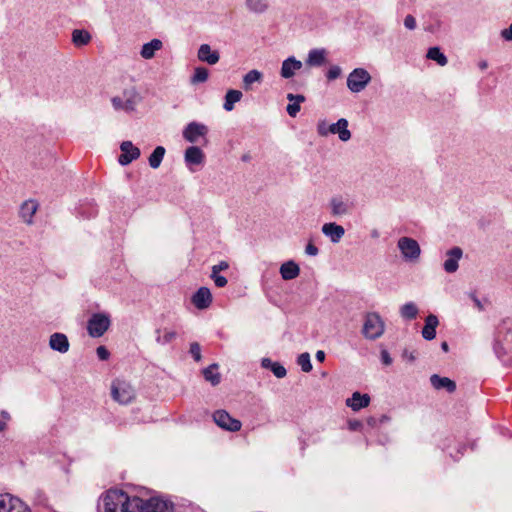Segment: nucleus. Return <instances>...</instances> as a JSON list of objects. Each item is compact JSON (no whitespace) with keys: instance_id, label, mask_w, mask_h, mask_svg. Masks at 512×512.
<instances>
[{"instance_id":"obj_31","label":"nucleus","mask_w":512,"mask_h":512,"mask_svg":"<svg viewBox=\"0 0 512 512\" xmlns=\"http://www.w3.org/2000/svg\"><path fill=\"white\" fill-rule=\"evenodd\" d=\"M143 499L133 496L129 497L126 494L125 503L122 512H142Z\"/></svg>"},{"instance_id":"obj_19","label":"nucleus","mask_w":512,"mask_h":512,"mask_svg":"<svg viewBox=\"0 0 512 512\" xmlns=\"http://www.w3.org/2000/svg\"><path fill=\"white\" fill-rule=\"evenodd\" d=\"M302 68V62L297 60L295 57H289L283 61L281 66V76L285 79L294 76L295 72Z\"/></svg>"},{"instance_id":"obj_15","label":"nucleus","mask_w":512,"mask_h":512,"mask_svg":"<svg viewBox=\"0 0 512 512\" xmlns=\"http://www.w3.org/2000/svg\"><path fill=\"white\" fill-rule=\"evenodd\" d=\"M349 123L345 118H340L336 123L329 126L330 134L338 135L342 142H347L351 139V131L348 129Z\"/></svg>"},{"instance_id":"obj_36","label":"nucleus","mask_w":512,"mask_h":512,"mask_svg":"<svg viewBox=\"0 0 512 512\" xmlns=\"http://www.w3.org/2000/svg\"><path fill=\"white\" fill-rule=\"evenodd\" d=\"M418 307L413 302H407L400 308V315L405 320H413L418 315Z\"/></svg>"},{"instance_id":"obj_5","label":"nucleus","mask_w":512,"mask_h":512,"mask_svg":"<svg viewBox=\"0 0 512 512\" xmlns=\"http://www.w3.org/2000/svg\"><path fill=\"white\" fill-rule=\"evenodd\" d=\"M371 81V75L364 68H355L347 77V87L353 93L363 91Z\"/></svg>"},{"instance_id":"obj_40","label":"nucleus","mask_w":512,"mask_h":512,"mask_svg":"<svg viewBox=\"0 0 512 512\" xmlns=\"http://www.w3.org/2000/svg\"><path fill=\"white\" fill-rule=\"evenodd\" d=\"M208 76H209V72L206 68L197 67V68H195L194 74L191 77V83H193V84L203 83V82L207 81Z\"/></svg>"},{"instance_id":"obj_11","label":"nucleus","mask_w":512,"mask_h":512,"mask_svg":"<svg viewBox=\"0 0 512 512\" xmlns=\"http://www.w3.org/2000/svg\"><path fill=\"white\" fill-rule=\"evenodd\" d=\"M122 154L118 158V162L122 166L130 164L132 161L140 157V149L133 145L131 141H123L120 145Z\"/></svg>"},{"instance_id":"obj_33","label":"nucleus","mask_w":512,"mask_h":512,"mask_svg":"<svg viewBox=\"0 0 512 512\" xmlns=\"http://www.w3.org/2000/svg\"><path fill=\"white\" fill-rule=\"evenodd\" d=\"M218 364L214 363L203 370V375L206 381L210 382L213 386L218 385L221 381V376L218 373Z\"/></svg>"},{"instance_id":"obj_28","label":"nucleus","mask_w":512,"mask_h":512,"mask_svg":"<svg viewBox=\"0 0 512 512\" xmlns=\"http://www.w3.org/2000/svg\"><path fill=\"white\" fill-rule=\"evenodd\" d=\"M38 205L33 200L25 201L20 208V215L24 222L31 224L32 218L37 211Z\"/></svg>"},{"instance_id":"obj_25","label":"nucleus","mask_w":512,"mask_h":512,"mask_svg":"<svg viewBox=\"0 0 512 512\" xmlns=\"http://www.w3.org/2000/svg\"><path fill=\"white\" fill-rule=\"evenodd\" d=\"M331 213L334 216H343L349 213L351 206L340 197H334L330 201Z\"/></svg>"},{"instance_id":"obj_26","label":"nucleus","mask_w":512,"mask_h":512,"mask_svg":"<svg viewBox=\"0 0 512 512\" xmlns=\"http://www.w3.org/2000/svg\"><path fill=\"white\" fill-rule=\"evenodd\" d=\"M287 99L291 102L286 107L287 113L291 117H296L300 111V104L305 101V97L301 94L289 93Z\"/></svg>"},{"instance_id":"obj_17","label":"nucleus","mask_w":512,"mask_h":512,"mask_svg":"<svg viewBox=\"0 0 512 512\" xmlns=\"http://www.w3.org/2000/svg\"><path fill=\"white\" fill-rule=\"evenodd\" d=\"M49 347L59 353H66L69 350L70 344L65 334L56 332L49 338Z\"/></svg>"},{"instance_id":"obj_58","label":"nucleus","mask_w":512,"mask_h":512,"mask_svg":"<svg viewBox=\"0 0 512 512\" xmlns=\"http://www.w3.org/2000/svg\"><path fill=\"white\" fill-rule=\"evenodd\" d=\"M478 67L481 69V70H485L487 67H488V63L486 61H480L478 63Z\"/></svg>"},{"instance_id":"obj_12","label":"nucleus","mask_w":512,"mask_h":512,"mask_svg":"<svg viewBox=\"0 0 512 512\" xmlns=\"http://www.w3.org/2000/svg\"><path fill=\"white\" fill-rule=\"evenodd\" d=\"M463 256V251L460 247L456 246L446 252V260L444 261L443 268L447 273H455L459 268V261Z\"/></svg>"},{"instance_id":"obj_42","label":"nucleus","mask_w":512,"mask_h":512,"mask_svg":"<svg viewBox=\"0 0 512 512\" xmlns=\"http://www.w3.org/2000/svg\"><path fill=\"white\" fill-rule=\"evenodd\" d=\"M329 124L326 120H319L317 123V133L321 137H327L330 135Z\"/></svg>"},{"instance_id":"obj_45","label":"nucleus","mask_w":512,"mask_h":512,"mask_svg":"<svg viewBox=\"0 0 512 512\" xmlns=\"http://www.w3.org/2000/svg\"><path fill=\"white\" fill-rule=\"evenodd\" d=\"M210 277L214 281L215 285L219 288L225 287L228 283L227 279L220 274H211Z\"/></svg>"},{"instance_id":"obj_32","label":"nucleus","mask_w":512,"mask_h":512,"mask_svg":"<svg viewBox=\"0 0 512 512\" xmlns=\"http://www.w3.org/2000/svg\"><path fill=\"white\" fill-rule=\"evenodd\" d=\"M247 9L256 14L265 13L269 8L268 0H245Z\"/></svg>"},{"instance_id":"obj_59","label":"nucleus","mask_w":512,"mask_h":512,"mask_svg":"<svg viewBox=\"0 0 512 512\" xmlns=\"http://www.w3.org/2000/svg\"><path fill=\"white\" fill-rule=\"evenodd\" d=\"M7 427L6 421L0 420V432L4 431Z\"/></svg>"},{"instance_id":"obj_46","label":"nucleus","mask_w":512,"mask_h":512,"mask_svg":"<svg viewBox=\"0 0 512 512\" xmlns=\"http://www.w3.org/2000/svg\"><path fill=\"white\" fill-rule=\"evenodd\" d=\"M229 263L227 261H221L218 264L212 266L211 274H219L221 271L227 270Z\"/></svg>"},{"instance_id":"obj_34","label":"nucleus","mask_w":512,"mask_h":512,"mask_svg":"<svg viewBox=\"0 0 512 512\" xmlns=\"http://www.w3.org/2000/svg\"><path fill=\"white\" fill-rule=\"evenodd\" d=\"M91 40V35L83 29H75L72 32V42L75 46L80 47L87 45Z\"/></svg>"},{"instance_id":"obj_22","label":"nucleus","mask_w":512,"mask_h":512,"mask_svg":"<svg viewBox=\"0 0 512 512\" xmlns=\"http://www.w3.org/2000/svg\"><path fill=\"white\" fill-rule=\"evenodd\" d=\"M439 324L438 318L434 314H430L425 319V325L422 329V337L427 340L431 341L436 336V328Z\"/></svg>"},{"instance_id":"obj_50","label":"nucleus","mask_w":512,"mask_h":512,"mask_svg":"<svg viewBox=\"0 0 512 512\" xmlns=\"http://www.w3.org/2000/svg\"><path fill=\"white\" fill-rule=\"evenodd\" d=\"M305 253L309 256H316L318 255L319 250L314 244L309 242L305 247Z\"/></svg>"},{"instance_id":"obj_35","label":"nucleus","mask_w":512,"mask_h":512,"mask_svg":"<svg viewBox=\"0 0 512 512\" xmlns=\"http://www.w3.org/2000/svg\"><path fill=\"white\" fill-rule=\"evenodd\" d=\"M165 148L163 146H157L148 158V162L151 168L157 169L164 158Z\"/></svg>"},{"instance_id":"obj_54","label":"nucleus","mask_w":512,"mask_h":512,"mask_svg":"<svg viewBox=\"0 0 512 512\" xmlns=\"http://www.w3.org/2000/svg\"><path fill=\"white\" fill-rule=\"evenodd\" d=\"M349 429L352 431H357L362 427V423L357 420L349 421L348 423Z\"/></svg>"},{"instance_id":"obj_48","label":"nucleus","mask_w":512,"mask_h":512,"mask_svg":"<svg viewBox=\"0 0 512 512\" xmlns=\"http://www.w3.org/2000/svg\"><path fill=\"white\" fill-rule=\"evenodd\" d=\"M341 74V68L339 66H332L327 72V78L329 80L337 79Z\"/></svg>"},{"instance_id":"obj_41","label":"nucleus","mask_w":512,"mask_h":512,"mask_svg":"<svg viewBox=\"0 0 512 512\" xmlns=\"http://www.w3.org/2000/svg\"><path fill=\"white\" fill-rule=\"evenodd\" d=\"M297 364L301 367L302 371L305 373L310 372L313 368L311 359H310V354L308 352H304L298 356Z\"/></svg>"},{"instance_id":"obj_1","label":"nucleus","mask_w":512,"mask_h":512,"mask_svg":"<svg viewBox=\"0 0 512 512\" xmlns=\"http://www.w3.org/2000/svg\"><path fill=\"white\" fill-rule=\"evenodd\" d=\"M140 101L141 96L134 87L125 89L121 95L114 96L111 99L112 106L116 111L127 113L135 111Z\"/></svg>"},{"instance_id":"obj_9","label":"nucleus","mask_w":512,"mask_h":512,"mask_svg":"<svg viewBox=\"0 0 512 512\" xmlns=\"http://www.w3.org/2000/svg\"><path fill=\"white\" fill-rule=\"evenodd\" d=\"M215 423L228 431L236 432L241 429V422L235 418H232L225 410H218L213 414Z\"/></svg>"},{"instance_id":"obj_53","label":"nucleus","mask_w":512,"mask_h":512,"mask_svg":"<svg viewBox=\"0 0 512 512\" xmlns=\"http://www.w3.org/2000/svg\"><path fill=\"white\" fill-rule=\"evenodd\" d=\"M402 357H403V359H405L408 362H414L415 359H416V356H415L414 352H411V351H408V350H405L403 352Z\"/></svg>"},{"instance_id":"obj_7","label":"nucleus","mask_w":512,"mask_h":512,"mask_svg":"<svg viewBox=\"0 0 512 512\" xmlns=\"http://www.w3.org/2000/svg\"><path fill=\"white\" fill-rule=\"evenodd\" d=\"M397 247L405 261H417L421 254L419 243L410 237H401L397 242Z\"/></svg>"},{"instance_id":"obj_37","label":"nucleus","mask_w":512,"mask_h":512,"mask_svg":"<svg viewBox=\"0 0 512 512\" xmlns=\"http://www.w3.org/2000/svg\"><path fill=\"white\" fill-rule=\"evenodd\" d=\"M427 58L437 62L440 66H445L448 62L447 57L441 52L439 47H431L427 52Z\"/></svg>"},{"instance_id":"obj_2","label":"nucleus","mask_w":512,"mask_h":512,"mask_svg":"<svg viewBox=\"0 0 512 512\" xmlns=\"http://www.w3.org/2000/svg\"><path fill=\"white\" fill-rule=\"evenodd\" d=\"M385 330V324L376 312L368 313L365 317L362 333L365 338L375 340L381 337Z\"/></svg>"},{"instance_id":"obj_30","label":"nucleus","mask_w":512,"mask_h":512,"mask_svg":"<svg viewBox=\"0 0 512 512\" xmlns=\"http://www.w3.org/2000/svg\"><path fill=\"white\" fill-rule=\"evenodd\" d=\"M243 94L240 90L230 89L227 91L225 95V102L223 104V108L226 111H232L234 109V104L239 102L242 98Z\"/></svg>"},{"instance_id":"obj_52","label":"nucleus","mask_w":512,"mask_h":512,"mask_svg":"<svg viewBox=\"0 0 512 512\" xmlns=\"http://www.w3.org/2000/svg\"><path fill=\"white\" fill-rule=\"evenodd\" d=\"M501 35L505 40L512 41V23L509 28L502 31Z\"/></svg>"},{"instance_id":"obj_38","label":"nucleus","mask_w":512,"mask_h":512,"mask_svg":"<svg viewBox=\"0 0 512 512\" xmlns=\"http://www.w3.org/2000/svg\"><path fill=\"white\" fill-rule=\"evenodd\" d=\"M156 333L158 334V336L156 337V342L160 345H166V344L172 342L177 336L175 331L166 330V329L163 331L162 335L160 334L161 333L160 329H157Z\"/></svg>"},{"instance_id":"obj_13","label":"nucleus","mask_w":512,"mask_h":512,"mask_svg":"<svg viewBox=\"0 0 512 512\" xmlns=\"http://www.w3.org/2000/svg\"><path fill=\"white\" fill-rule=\"evenodd\" d=\"M193 305L199 309H207L212 303V294L207 287H200L192 296Z\"/></svg>"},{"instance_id":"obj_47","label":"nucleus","mask_w":512,"mask_h":512,"mask_svg":"<svg viewBox=\"0 0 512 512\" xmlns=\"http://www.w3.org/2000/svg\"><path fill=\"white\" fill-rule=\"evenodd\" d=\"M404 26L408 29V30H414L417 26V23H416V19L414 16L412 15H407L405 18H404Z\"/></svg>"},{"instance_id":"obj_16","label":"nucleus","mask_w":512,"mask_h":512,"mask_svg":"<svg viewBox=\"0 0 512 512\" xmlns=\"http://www.w3.org/2000/svg\"><path fill=\"white\" fill-rule=\"evenodd\" d=\"M171 503L157 497L143 500L142 512H168Z\"/></svg>"},{"instance_id":"obj_21","label":"nucleus","mask_w":512,"mask_h":512,"mask_svg":"<svg viewBox=\"0 0 512 512\" xmlns=\"http://www.w3.org/2000/svg\"><path fill=\"white\" fill-rule=\"evenodd\" d=\"M369 403L370 396L359 392H354L352 396L346 400V405L353 411H359L360 409L367 407Z\"/></svg>"},{"instance_id":"obj_24","label":"nucleus","mask_w":512,"mask_h":512,"mask_svg":"<svg viewBox=\"0 0 512 512\" xmlns=\"http://www.w3.org/2000/svg\"><path fill=\"white\" fill-rule=\"evenodd\" d=\"M300 274V268L298 264H296L294 261L290 260L287 262H284L280 266V275L283 280H293L297 278Z\"/></svg>"},{"instance_id":"obj_51","label":"nucleus","mask_w":512,"mask_h":512,"mask_svg":"<svg viewBox=\"0 0 512 512\" xmlns=\"http://www.w3.org/2000/svg\"><path fill=\"white\" fill-rule=\"evenodd\" d=\"M381 361L384 365H390L392 363V358L387 350L381 351Z\"/></svg>"},{"instance_id":"obj_4","label":"nucleus","mask_w":512,"mask_h":512,"mask_svg":"<svg viewBox=\"0 0 512 512\" xmlns=\"http://www.w3.org/2000/svg\"><path fill=\"white\" fill-rule=\"evenodd\" d=\"M111 396L119 404H129L135 397V391L130 383L116 379L111 384Z\"/></svg>"},{"instance_id":"obj_14","label":"nucleus","mask_w":512,"mask_h":512,"mask_svg":"<svg viewBox=\"0 0 512 512\" xmlns=\"http://www.w3.org/2000/svg\"><path fill=\"white\" fill-rule=\"evenodd\" d=\"M321 231L334 244L339 243L345 234L344 227L334 222L325 223Z\"/></svg>"},{"instance_id":"obj_27","label":"nucleus","mask_w":512,"mask_h":512,"mask_svg":"<svg viewBox=\"0 0 512 512\" xmlns=\"http://www.w3.org/2000/svg\"><path fill=\"white\" fill-rule=\"evenodd\" d=\"M326 55L325 49H312L308 53L306 63L310 66H321L326 61Z\"/></svg>"},{"instance_id":"obj_56","label":"nucleus","mask_w":512,"mask_h":512,"mask_svg":"<svg viewBox=\"0 0 512 512\" xmlns=\"http://www.w3.org/2000/svg\"><path fill=\"white\" fill-rule=\"evenodd\" d=\"M315 357L316 359L319 361V362H323L325 360V353L324 351L322 350H318L315 354Z\"/></svg>"},{"instance_id":"obj_43","label":"nucleus","mask_w":512,"mask_h":512,"mask_svg":"<svg viewBox=\"0 0 512 512\" xmlns=\"http://www.w3.org/2000/svg\"><path fill=\"white\" fill-rule=\"evenodd\" d=\"M189 352L196 362L201 360V348L199 343L193 342L190 344Z\"/></svg>"},{"instance_id":"obj_20","label":"nucleus","mask_w":512,"mask_h":512,"mask_svg":"<svg viewBox=\"0 0 512 512\" xmlns=\"http://www.w3.org/2000/svg\"><path fill=\"white\" fill-rule=\"evenodd\" d=\"M204 159L203 151L197 146H190L185 151L184 160L187 165H201Z\"/></svg>"},{"instance_id":"obj_23","label":"nucleus","mask_w":512,"mask_h":512,"mask_svg":"<svg viewBox=\"0 0 512 512\" xmlns=\"http://www.w3.org/2000/svg\"><path fill=\"white\" fill-rule=\"evenodd\" d=\"M431 385L436 389H446L448 392L452 393L456 390V384L453 380L447 377H441L437 374H433L430 377Z\"/></svg>"},{"instance_id":"obj_61","label":"nucleus","mask_w":512,"mask_h":512,"mask_svg":"<svg viewBox=\"0 0 512 512\" xmlns=\"http://www.w3.org/2000/svg\"><path fill=\"white\" fill-rule=\"evenodd\" d=\"M474 301H475L476 305L481 309L482 305H481L480 301L477 298H474Z\"/></svg>"},{"instance_id":"obj_29","label":"nucleus","mask_w":512,"mask_h":512,"mask_svg":"<svg viewBox=\"0 0 512 512\" xmlns=\"http://www.w3.org/2000/svg\"><path fill=\"white\" fill-rule=\"evenodd\" d=\"M162 48V42L159 39H153L142 46L140 55L144 59H151L154 57L155 52Z\"/></svg>"},{"instance_id":"obj_6","label":"nucleus","mask_w":512,"mask_h":512,"mask_svg":"<svg viewBox=\"0 0 512 512\" xmlns=\"http://www.w3.org/2000/svg\"><path fill=\"white\" fill-rule=\"evenodd\" d=\"M110 317L105 313H94L87 323L88 334L91 337H101L110 326Z\"/></svg>"},{"instance_id":"obj_10","label":"nucleus","mask_w":512,"mask_h":512,"mask_svg":"<svg viewBox=\"0 0 512 512\" xmlns=\"http://www.w3.org/2000/svg\"><path fill=\"white\" fill-rule=\"evenodd\" d=\"M207 133L208 128L206 125L198 122H191L185 127L183 137L190 143H197L200 138H205Z\"/></svg>"},{"instance_id":"obj_55","label":"nucleus","mask_w":512,"mask_h":512,"mask_svg":"<svg viewBox=\"0 0 512 512\" xmlns=\"http://www.w3.org/2000/svg\"><path fill=\"white\" fill-rule=\"evenodd\" d=\"M273 364H274V362H273L271 359H269V358H263V359L261 360V366H262L263 368H266V369H270V370H271V367L273 366Z\"/></svg>"},{"instance_id":"obj_49","label":"nucleus","mask_w":512,"mask_h":512,"mask_svg":"<svg viewBox=\"0 0 512 512\" xmlns=\"http://www.w3.org/2000/svg\"><path fill=\"white\" fill-rule=\"evenodd\" d=\"M96 354H97L98 358L102 361L107 360L110 356V353L105 346L97 347Z\"/></svg>"},{"instance_id":"obj_8","label":"nucleus","mask_w":512,"mask_h":512,"mask_svg":"<svg viewBox=\"0 0 512 512\" xmlns=\"http://www.w3.org/2000/svg\"><path fill=\"white\" fill-rule=\"evenodd\" d=\"M0 512H30L19 498L5 493L0 494Z\"/></svg>"},{"instance_id":"obj_3","label":"nucleus","mask_w":512,"mask_h":512,"mask_svg":"<svg viewBox=\"0 0 512 512\" xmlns=\"http://www.w3.org/2000/svg\"><path fill=\"white\" fill-rule=\"evenodd\" d=\"M126 493L121 490H108L102 497L99 509L103 512H122Z\"/></svg>"},{"instance_id":"obj_60","label":"nucleus","mask_w":512,"mask_h":512,"mask_svg":"<svg viewBox=\"0 0 512 512\" xmlns=\"http://www.w3.org/2000/svg\"><path fill=\"white\" fill-rule=\"evenodd\" d=\"M441 348H442V350H443L444 352H448V350H449L448 343H447V342H443V343L441 344Z\"/></svg>"},{"instance_id":"obj_62","label":"nucleus","mask_w":512,"mask_h":512,"mask_svg":"<svg viewBox=\"0 0 512 512\" xmlns=\"http://www.w3.org/2000/svg\"><path fill=\"white\" fill-rule=\"evenodd\" d=\"M372 237H374V238L378 237V232L376 230H374L372 232Z\"/></svg>"},{"instance_id":"obj_44","label":"nucleus","mask_w":512,"mask_h":512,"mask_svg":"<svg viewBox=\"0 0 512 512\" xmlns=\"http://www.w3.org/2000/svg\"><path fill=\"white\" fill-rule=\"evenodd\" d=\"M271 371L277 378H283L287 374L285 367L279 362H274L273 366L271 367Z\"/></svg>"},{"instance_id":"obj_39","label":"nucleus","mask_w":512,"mask_h":512,"mask_svg":"<svg viewBox=\"0 0 512 512\" xmlns=\"http://www.w3.org/2000/svg\"><path fill=\"white\" fill-rule=\"evenodd\" d=\"M262 78V73L258 70H250L245 76L243 77V84L244 88L246 90L249 89L250 85H252L255 82H259Z\"/></svg>"},{"instance_id":"obj_57","label":"nucleus","mask_w":512,"mask_h":512,"mask_svg":"<svg viewBox=\"0 0 512 512\" xmlns=\"http://www.w3.org/2000/svg\"><path fill=\"white\" fill-rule=\"evenodd\" d=\"M0 415H1V417L3 418V420H4V421H6V422H7V421H9V420H10V414H9L7 411L2 410V411L0 412Z\"/></svg>"},{"instance_id":"obj_18","label":"nucleus","mask_w":512,"mask_h":512,"mask_svg":"<svg viewBox=\"0 0 512 512\" xmlns=\"http://www.w3.org/2000/svg\"><path fill=\"white\" fill-rule=\"evenodd\" d=\"M198 59L209 65H214L219 61L220 55L218 51L212 50L209 44H202L198 49Z\"/></svg>"}]
</instances>
